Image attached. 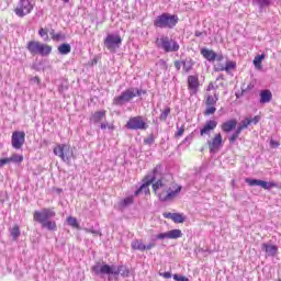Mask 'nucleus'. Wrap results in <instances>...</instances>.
Segmentation results:
<instances>
[{
    "instance_id": "obj_1",
    "label": "nucleus",
    "mask_w": 281,
    "mask_h": 281,
    "mask_svg": "<svg viewBox=\"0 0 281 281\" xmlns=\"http://www.w3.org/2000/svg\"><path fill=\"white\" fill-rule=\"evenodd\" d=\"M151 188L161 203L175 201L182 190V187L172 181L170 176L158 177V180L153 183Z\"/></svg>"
},
{
    "instance_id": "obj_2",
    "label": "nucleus",
    "mask_w": 281,
    "mask_h": 281,
    "mask_svg": "<svg viewBox=\"0 0 281 281\" xmlns=\"http://www.w3.org/2000/svg\"><path fill=\"white\" fill-rule=\"evenodd\" d=\"M91 270L95 276H109L108 280H113V277L115 280H117V276H122V278H128L131 276V270L126 268V266H115V265H106L98 262L94 266H92Z\"/></svg>"
},
{
    "instance_id": "obj_3",
    "label": "nucleus",
    "mask_w": 281,
    "mask_h": 281,
    "mask_svg": "<svg viewBox=\"0 0 281 281\" xmlns=\"http://www.w3.org/2000/svg\"><path fill=\"white\" fill-rule=\"evenodd\" d=\"M56 217V211L49 207H43L40 211H34L33 220L35 223H40L44 229H48V232H56L57 226L52 218Z\"/></svg>"
},
{
    "instance_id": "obj_4",
    "label": "nucleus",
    "mask_w": 281,
    "mask_h": 281,
    "mask_svg": "<svg viewBox=\"0 0 281 281\" xmlns=\"http://www.w3.org/2000/svg\"><path fill=\"white\" fill-rule=\"evenodd\" d=\"M162 171H164V167H161V165H157L150 173L144 177L143 184L139 187V189L135 191L134 196H139L142 192H144L145 194H148V192H150V189L148 188V186L157 181L159 177H161Z\"/></svg>"
},
{
    "instance_id": "obj_5",
    "label": "nucleus",
    "mask_w": 281,
    "mask_h": 281,
    "mask_svg": "<svg viewBox=\"0 0 281 281\" xmlns=\"http://www.w3.org/2000/svg\"><path fill=\"white\" fill-rule=\"evenodd\" d=\"M156 47L165 52V54H171L175 52H179L180 46L177 40H172L168 35H160L156 38Z\"/></svg>"
},
{
    "instance_id": "obj_6",
    "label": "nucleus",
    "mask_w": 281,
    "mask_h": 281,
    "mask_svg": "<svg viewBox=\"0 0 281 281\" xmlns=\"http://www.w3.org/2000/svg\"><path fill=\"white\" fill-rule=\"evenodd\" d=\"M177 23H179V16L170 13H162L154 21L155 27L161 30H172L177 26Z\"/></svg>"
},
{
    "instance_id": "obj_7",
    "label": "nucleus",
    "mask_w": 281,
    "mask_h": 281,
    "mask_svg": "<svg viewBox=\"0 0 281 281\" xmlns=\"http://www.w3.org/2000/svg\"><path fill=\"white\" fill-rule=\"evenodd\" d=\"M26 49L32 54V56H49L52 54V46L43 44L38 41H30L26 44Z\"/></svg>"
},
{
    "instance_id": "obj_8",
    "label": "nucleus",
    "mask_w": 281,
    "mask_h": 281,
    "mask_svg": "<svg viewBox=\"0 0 281 281\" xmlns=\"http://www.w3.org/2000/svg\"><path fill=\"white\" fill-rule=\"evenodd\" d=\"M53 153L57 157H60V159L63 161H65L66 164H69V161H71V158L74 157V150L67 144H59V145H57L54 148Z\"/></svg>"
},
{
    "instance_id": "obj_9",
    "label": "nucleus",
    "mask_w": 281,
    "mask_h": 281,
    "mask_svg": "<svg viewBox=\"0 0 281 281\" xmlns=\"http://www.w3.org/2000/svg\"><path fill=\"white\" fill-rule=\"evenodd\" d=\"M32 10H34V2L32 0H20L14 12L16 16L23 19V16L31 14Z\"/></svg>"
},
{
    "instance_id": "obj_10",
    "label": "nucleus",
    "mask_w": 281,
    "mask_h": 281,
    "mask_svg": "<svg viewBox=\"0 0 281 281\" xmlns=\"http://www.w3.org/2000/svg\"><path fill=\"white\" fill-rule=\"evenodd\" d=\"M125 126L128 131H146L148 128V124L142 115L131 117Z\"/></svg>"
},
{
    "instance_id": "obj_11",
    "label": "nucleus",
    "mask_w": 281,
    "mask_h": 281,
    "mask_svg": "<svg viewBox=\"0 0 281 281\" xmlns=\"http://www.w3.org/2000/svg\"><path fill=\"white\" fill-rule=\"evenodd\" d=\"M135 98V88H128L124 90L119 97L113 99V104L115 106H124V104H128L131 100Z\"/></svg>"
},
{
    "instance_id": "obj_12",
    "label": "nucleus",
    "mask_w": 281,
    "mask_h": 281,
    "mask_svg": "<svg viewBox=\"0 0 281 281\" xmlns=\"http://www.w3.org/2000/svg\"><path fill=\"white\" fill-rule=\"evenodd\" d=\"M120 45H122V37L119 34H108L104 40V47H106L109 52H115Z\"/></svg>"
},
{
    "instance_id": "obj_13",
    "label": "nucleus",
    "mask_w": 281,
    "mask_h": 281,
    "mask_svg": "<svg viewBox=\"0 0 281 281\" xmlns=\"http://www.w3.org/2000/svg\"><path fill=\"white\" fill-rule=\"evenodd\" d=\"M23 144H25V132L15 131L11 136V146L15 150H21L23 148Z\"/></svg>"
},
{
    "instance_id": "obj_14",
    "label": "nucleus",
    "mask_w": 281,
    "mask_h": 281,
    "mask_svg": "<svg viewBox=\"0 0 281 281\" xmlns=\"http://www.w3.org/2000/svg\"><path fill=\"white\" fill-rule=\"evenodd\" d=\"M245 181L248 183V186H250V188H254L256 186H259V188H262L263 190H271L272 188H278V183L276 182H267L265 180L251 178H246Z\"/></svg>"
},
{
    "instance_id": "obj_15",
    "label": "nucleus",
    "mask_w": 281,
    "mask_h": 281,
    "mask_svg": "<svg viewBox=\"0 0 281 281\" xmlns=\"http://www.w3.org/2000/svg\"><path fill=\"white\" fill-rule=\"evenodd\" d=\"M207 146L210 153H218L223 148V135L221 133L215 134L212 139L207 140Z\"/></svg>"
},
{
    "instance_id": "obj_16",
    "label": "nucleus",
    "mask_w": 281,
    "mask_h": 281,
    "mask_svg": "<svg viewBox=\"0 0 281 281\" xmlns=\"http://www.w3.org/2000/svg\"><path fill=\"white\" fill-rule=\"evenodd\" d=\"M181 236H183L181 229H172L166 233H159L158 235H156V240H177V238H181Z\"/></svg>"
},
{
    "instance_id": "obj_17",
    "label": "nucleus",
    "mask_w": 281,
    "mask_h": 281,
    "mask_svg": "<svg viewBox=\"0 0 281 281\" xmlns=\"http://www.w3.org/2000/svg\"><path fill=\"white\" fill-rule=\"evenodd\" d=\"M258 122H260V115H256L254 117L246 116L243 121L239 122L236 131L243 133V131H245L246 128H249V126H251V124H254L256 126V124H258Z\"/></svg>"
},
{
    "instance_id": "obj_18",
    "label": "nucleus",
    "mask_w": 281,
    "mask_h": 281,
    "mask_svg": "<svg viewBox=\"0 0 281 281\" xmlns=\"http://www.w3.org/2000/svg\"><path fill=\"white\" fill-rule=\"evenodd\" d=\"M216 126H218V122L216 120L206 121L203 128L200 130L201 137L204 135H210V133H212Z\"/></svg>"
},
{
    "instance_id": "obj_19",
    "label": "nucleus",
    "mask_w": 281,
    "mask_h": 281,
    "mask_svg": "<svg viewBox=\"0 0 281 281\" xmlns=\"http://www.w3.org/2000/svg\"><path fill=\"white\" fill-rule=\"evenodd\" d=\"M188 87L190 90V94L195 95V93L199 91V77L189 76L188 77Z\"/></svg>"
},
{
    "instance_id": "obj_20",
    "label": "nucleus",
    "mask_w": 281,
    "mask_h": 281,
    "mask_svg": "<svg viewBox=\"0 0 281 281\" xmlns=\"http://www.w3.org/2000/svg\"><path fill=\"white\" fill-rule=\"evenodd\" d=\"M236 126H238V121H236V119H233L224 122L221 128L223 133H232V131H235Z\"/></svg>"
},
{
    "instance_id": "obj_21",
    "label": "nucleus",
    "mask_w": 281,
    "mask_h": 281,
    "mask_svg": "<svg viewBox=\"0 0 281 281\" xmlns=\"http://www.w3.org/2000/svg\"><path fill=\"white\" fill-rule=\"evenodd\" d=\"M261 249L267 254V256H270L271 258L278 254V246L276 245L265 243L261 245Z\"/></svg>"
},
{
    "instance_id": "obj_22",
    "label": "nucleus",
    "mask_w": 281,
    "mask_h": 281,
    "mask_svg": "<svg viewBox=\"0 0 281 281\" xmlns=\"http://www.w3.org/2000/svg\"><path fill=\"white\" fill-rule=\"evenodd\" d=\"M164 218H170L173 223H184L186 217L181 213H164Z\"/></svg>"
},
{
    "instance_id": "obj_23",
    "label": "nucleus",
    "mask_w": 281,
    "mask_h": 281,
    "mask_svg": "<svg viewBox=\"0 0 281 281\" xmlns=\"http://www.w3.org/2000/svg\"><path fill=\"white\" fill-rule=\"evenodd\" d=\"M104 117H106L105 110L97 111L90 117V122H93V124H100V122H102Z\"/></svg>"
},
{
    "instance_id": "obj_24",
    "label": "nucleus",
    "mask_w": 281,
    "mask_h": 281,
    "mask_svg": "<svg viewBox=\"0 0 281 281\" xmlns=\"http://www.w3.org/2000/svg\"><path fill=\"white\" fill-rule=\"evenodd\" d=\"M201 55L203 56V58L209 60V63L216 60V53H214V50H211L209 48H202Z\"/></svg>"
},
{
    "instance_id": "obj_25",
    "label": "nucleus",
    "mask_w": 281,
    "mask_h": 281,
    "mask_svg": "<svg viewBox=\"0 0 281 281\" xmlns=\"http://www.w3.org/2000/svg\"><path fill=\"white\" fill-rule=\"evenodd\" d=\"M273 98V94L269 90H262L260 92V103L267 104L271 102V99Z\"/></svg>"
},
{
    "instance_id": "obj_26",
    "label": "nucleus",
    "mask_w": 281,
    "mask_h": 281,
    "mask_svg": "<svg viewBox=\"0 0 281 281\" xmlns=\"http://www.w3.org/2000/svg\"><path fill=\"white\" fill-rule=\"evenodd\" d=\"M182 67L186 74L192 71V67H194V60H192V58H186L182 60Z\"/></svg>"
},
{
    "instance_id": "obj_27",
    "label": "nucleus",
    "mask_w": 281,
    "mask_h": 281,
    "mask_svg": "<svg viewBox=\"0 0 281 281\" xmlns=\"http://www.w3.org/2000/svg\"><path fill=\"white\" fill-rule=\"evenodd\" d=\"M132 249L137 251H146V245H144V241L135 239L132 241Z\"/></svg>"
},
{
    "instance_id": "obj_28",
    "label": "nucleus",
    "mask_w": 281,
    "mask_h": 281,
    "mask_svg": "<svg viewBox=\"0 0 281 281\" xmlns=\"http://www.w3.org/2000/svg\"><path fill=\"white\" fill-rule=\"evenodd\" d=\"M58 53L61 54V56H67V54H71V45L67 43L59 45Z\"/></svg>"
},
{
    "instance_id": "obj_29",
    "label": "nucleus",
    "mask_w": 281,
    "mask_h": 281,
    "mask_svg": "<svg viewBox=\"0 0 281 281\" xmlns=\"http://www.w3.org/2000/svg\"><path fill=\"white\" fill-rule=\"evenodd\" d=\"M216 102H218V95H207L205 104L206 106H216Z\"/></svg>"
},
{
    "instance_id": "obj_30",
    "label": "nucleus",
    "mask_w": 281,
    "mask_h": 281,
    "mask_svg": "<svg viewBox=\"0 0 281 281\" xmlns=\"http://www.w3.org/2000/svg\"><path fill=\"white\" fill-rule=\"evenodd\" d=\"M133 203H135V199L133 198V195H131V196L123 199L120 202V207H123V209L128 207V205H133Z\"/></svg>"
},
{
    "instance_id": "obj_31",
    "label": "nucleus",
    "mask_w": 281,
    "mask_h": 281,
    "mask_svg": "<svg viewBox=\"0 0 281 281\" xmlns=\"http://www.w3.org/2000/svg\"><path fill=\"white\" fill-rule=\"evenodd\" d=\"M13 240H18L19 239V236H21V228L19 227V225H15L11 228V232H10Z\"/></svg>"
},
{
    "instance_id": "obj_32",
    "label": "nucleus",
    "mask_w": 281,
    "mask_h": 281,
    "mask_svg": "<svg viewBox=\"0 0 281 281\" xmlns=\"http://www.w3.org/2000/svg\"><path fill=\"white\" fill-rule=\"evenodd\" d=\"M9 159V164L13 162V164H21L23 161V155H19V154H13L11 157L8 158Z\"/></svg>"
},
{
    "instance_id": "obj_33",
    "label": "nucleus",
    "mask_w": 281,
    "mask_h": 281,
    "mask_svg": "<svg viewBox=\"0 0 281 281\" xmlns=\"http://www.w3.org/2000/svg\"><path fill=\"white\" fill-rule=\"evenodd\" d=\"M232 69H236V61H226V66L220 68V71H232Z\"/></svg>"
},
{
    "instance_id": "obj_34",
    "label": "nucleus",
    "mask_w": 281,
    "mask_h": 281,
    "mask_svg": "<svg viewBox=\"0 0 281 281\" xmlns=\"http://www.w3.org/2000/svg\"><path fill=\"white\" fill-rule=\"evenodd\" d=\"M50 36L53 41H65L66 36L63 33H56L54 31L50 32Z\"/></svg>"
},
{
    "instance_id": "obj_35",
    "label": "nucleus",
    "mask_w": 281,
    "mask_h": 281,
    "mask_svg": "<svg viewBox=\"0 0 281 281\" xmlns=\"http://www.w3.org/2000/svg\"><path fill=\"white\" fill-rule=\"evenodd\" d=\"M83 232H86V234H92V236H102V233L100 232V229H95L93 227L83 228Z\"/></svg>"
},
{
    "instance_id": "obj_36",
    "label": "nucleus",
    "mask_w": 281,
    "mask_h": 281,
    "mask_svg": "<svg viewBox=\"0 0 281 281\" xmlns=\"http://www.w3.org/2000/svg\"><path fill=\"white\" fill-rule=\"evenodd\" d=\"M254 3H257L260 8H267L271 5V0H254Z\"/></svg>"
},
{
    "instance_id": "obj_37",
    "label": "nucleus",
    "mask_w": 281,
    "mask_h": 281,
    "mask_svg": "<svg viewBox=\"0 0 281 281\" xmlns=\"http://www.w3.org/2000/svg\"><path fill=\"white\" fill-rule=\"evenodd\" d=\"M238 137H240V132H238V130H235V133L228 137V142L231 144H236V139H238Z\"/></svg>"
},
{
    "instance_id": "obj_38",
    "label": "nucleus",
    "mask_w": 281,
    "mask_h": 281,
    "mask_svg": "<svg viewBox=\"0 0 281 281\" xmlns=\"http://www.w3.org/2000/svg\"><path fill=\"white\" fill-rule=\"evenodd\" d=\"M170 115V108H166L161 114L159 120H161V122H166V120H168V116Z\"/></svg>"
},
{
    "instance_id": "obj_39",
    "label": "nucleus",
    "mask_w": 281,
    "mask_h": 281,
    "mask_svg": "<svg viewBox=\"0 0 281 281\" xmlns=\"http://www.w3.org/2000/svg\"><path fill=\"white\" fill-rule=\"evenodd\" d=\"M216 113V106L215 105H206V110L204 112V115H214Z\"/></svg>"
},
{
    "instance_id": "obj_40",
    "label": "nucleus",
    "mask_w": 281,
    "mask_h": 281,
    "mask_svg": "<svg viewBox=\"0 0 281 281\" xmlns=\"http://www.w3.org/2000/svg\"><path fill=\"white\" fill-rule=\"evenodd\" d=\"M178 131L175 133V137H182L183 133H186V125H177Z\"/></svg>"
},
{
    "instance_id": "obj_41",
    "label": "nucleus",
    "mask_w": 281,
    "mask_h": 281,
    "mask_svg": "<svg viewBox=\"0 0 281 281\" xmlns=\"http://www.w3.org/2000/svg\"><path fill=\"white\" fill-rule=\"evenodd\" d=\"M262 60H265L263 54L255 57V59H254L255 67H260V64L262 63Z\"/></svg>"
},
{
    "instance_id": "obj_42",
    "label": "nucleus",
    "mask_w": 281,
    "mask_h": 281,
    "mask_svg": "<svg viewBox=\"0 0 281 281\" xmlns=\"http://www.w3.org/2000/svg\"><path fill=\"white\" fill-rule=\"evenodd\" d=\"M67 223L70 225V227H78V220H76V217L69 216L67 218Z\"/></svg>"
},
{
    "instance_id": "obj_43",
    "label": "nucleus",
    "mask_w": 281,
    "mask_h": 281,
    "mask_svg": "<svg viewBox=\"0 0 281 281\" xmlns=\"http://www.w3.org/2000/svg\"><path fill=\"white\" fill-rule=\"evenodd\" d=\"M144 144H146L147 146H153V144H155V136L150 135L147 138H145Z\"/></svg>"
},
{
    "instance_id": "obj_44",
    "label": "nucleus",
    "mask_w": 281,
    "mask_h": 281,
    "mask_svg": "<svg viewBox=\"0 0 281 281\" xmlns=\"http://www.w3.org/2000/svg\"><path fill=\"white\" fill-rule=\"evenodd\" d=\"M157 65H158V67H160V69H164V71H166V69H168V64L164 59L158 60Z\"/></svg>"
},
{
    "instance_id": "obj_45",
    "label": "nucleus",
    "mask_w": 281,
    "mask_h": 281,
    "mask_svg": "<svg viewBox=\"0 0 281 281\" xmlns=\"http://www.w3.org/2000/svg\"><path fill=\"white\" fill-rule=\"evenodd\" d=\"M38 34L45 41H47V38H49V35H47V31L45 29H40Z\"/></svg>"
},
{
    "instance_id": "obj_46",
    "label": "nucleus",
    "mask_w": 281,
    "mask_h": 281,
    "mask_svg": "<svg viewBox=\"0 0 281 281\" xmlns=\"http://www.w3.org/2000/svg\"><path fill=\"white\" fill-rule=\"evenodd\" d=\"M135 98L139 95H146V90L134 88Z\"/></svg>"
},
{
    "instance_id": "obj_47",
    "label": "nucleus",
    "mask_w": 281,
    "mask_h": 281,
    "mask_svg": "<svg viewBox=\"0 0 281 281\" xmlns=\"http://www.w3.org/2000/svg\"><path fill=\"white\" fill-rule=\"evenodd\" d=\"M173 280H176V281H190V279H188V277H183V276H179V274H175Z\"/></svg>"
},
{
    "instance_id": "obj_48",
    "label": "nucleus",
    "mask_w": 281,
    "mask_h": 281,
    "mask_svg": "<svg viewBox=\"0 0 281 281\" xmlns=\"http://www.w3.org/2000/svg\"><path fill=\"white\" fill-rule=\"evenodd\" d=\"M280 146V142L271 138L270 139V148H278Z\"/></svg>"
},
{
    "instance_id": "obj_49",
    "label": "nucleus",
    "mask_w": 281,
    "mask_h": 281,
    "mask_svg": "<svg viewBox=\"0 0 281 281\" xmlns=\"http://www.w3.org/2000/svg\"><path fill=\"white\" fill-rule=\"evenodd\" d=\"M194 139V136L192 134H189L183 140L182 144H190Z\"/></svg>"
},
{
    "instance_id": "obj_50",
    "label": "nucleus",
    "mask_w": 281,
    "mask_h": 281,
    "mask_svg": "<svg viewBox=\"0 0 281 281\" xmlns=\"http://www.w3.org/2000/svg\"><path fill=\"white\" fill-rule=\"evenodd\" d=\"M7 164H10L9 158H2V159H0V168L4 167Z\"/></svg>"
},
{
    "instance_id": "obj_51",
    "label": "nucleus",
    "mask_w": 281,
    "mask_h": 281,
    "mask_svg": "<svg viewBox=\"0 0 281 281\" xmlns=\"http://www.w3.org/2000/svg\"><path fill=\"white\" fill-rule=\"evenodd\" d=\"M175 67L179 71V69H181V67H183V60L182 61H175Z\"/></svg>"
},
{
    "instance_id": "obj_52",
    "label": "nucleus",
    "mask_w": 281,
    "mask_h": 281,
    "mask_svg": "<svg viewBox=\"0 0 281 281\" xmlns=\"http://www.w3.org/2000/svg\"><path fill=\"white\" fill-rule=\"evenodd\" d=\"M160 276L162 278H165L166 280H169V278H172V273H170V272H164V273H160Z\"/></svg>"
},
{
    "instance_id": "obj_53",
    "label": "nucleus",
    "mask_w": 281,
    "mask_h": 281,
    "mask_svg": "<svg viewBox=\"0 0 281 281\" xmlns=\"http://www.w3.org/2000/svg\"><path fill=\"white\" fill-rule=\"evenodd\" d=\"M31 82H34V85H41V79L38 77H33Z\"/></svg>"
},
{
    "instance_id": "obj_54",
    "label": "nucleus",
    "mask_w": 281,
    "mask_h": 281,
    "mask_svg": "<svg viewBox=\"0 0 281 281\" xmlns=\"http://www.w3.org/2000/svg\"><path fill=\"white\" fill-rule=\"evenodd\" d=\"M100 128H101L102 131H106V128H111V126H109V123H102V124L100 125Z\"/></svg>"
},
{
    "instance_id": "obj_55",
    "label": "nucleus",
    "mask_w": 281,
    "mask_h": 281,
    "mask_svg": "<svg viewBox=\"0 0 281 281\" xmlns=\"http://www.w3.org/2000/svg\"><path fill=\"white\" fill-rule=\"evenodd\" d=\"M153 247H155V243H150L148 245H145V251L153 249Z\"/></svg>"
},
{
    "instance_id": "obj_56",
    "label": "nucleus",
    "mask_w": 281,
    "mask_h": 281,
    "mask_svg": "<svg viewBox=\"0 0 281 281\" xmlns=\"http://www.w3.org/2000/svg\"><path fill=\"white\" fill-rule=\"evenodd\" d=\"M195 36H196L198 38H201V36H203V32L196 31V32H195Z\"/></svg>"
},
{
    "instance_id": "obj_57",
    "label": "nucleus",
    "mask_w": 281,
    "mask_h": 281,
    "mask_svg": "<svg viewBox=\"0 0 281 281\" xmlns=\"http://www.w3.org/2000/svg\"><path fill=\"white\" fill-rule=\"evenodd\" d=\"M215 60H218V61L223 60V55H218V56L216 55Z\"/></svg>"
},
{
    "instance_id": "obj_58",
    "label": "nucleus",
    "mask_w": 281,
    "mask_h": 281,
    "mask_svg": "<svg viewBox=\"0 0 281 281\" xmlns=\"http://www.w3.org/2000/svg\"><path fill=\"white\" fill-rule=\"evenodd\" d=\"M210 89H214V85L210 83L209 88H207V91H210Z\"/></svg>"
},
{
    "instance_id": "obj_59",
    "label": "nucleus",
    "mask_w": 281,
    "mask_h": 281,
    "mask_svg": "<svg viewBox=\"0 0 281 281\" xmlns=\"http://www.w3.org/2000/svg\"><path fill=\"white\" fill-rule=\"evenodd\" d=\"M0 203H5V200L3 198H0Z\"/></svg>"
},
{
    "instance_id": "obj_60",
    "label": "nucleus",
    "mask_w": 281,
    "mask_h": 281,
    "mask_svg": "<svg viewBox=\"0 0 281 281\" xmlns=\"http://www.w3.org/2000/svg\"><path fill=\"white\" fill-rule=\"evenodd\" d=\"M0 196H5V194L4 193H0Z\"/></svg>"
},
{
    "instance_id": "obj_61",
    "label": "nucleus",
    "mask_w": 281,
    "mask_h": 281,
    "mask_svg": "<svg viewBox=\"0 0 281 281\" xmlns=\"http://www.w3.org/2000/svg\"><path fill=\"white\" fill-rule=\"evenodd\" d=\"M64 90V88L61 87L60 89H59V91H63Z\"/></svg>"
},
{
    "instance_id": "obj_62",
    "label": "nucleus",
    "mask_w": 281,
    "mask_h": 281,
    "mask_svg": "<svg viewBox=\"0 0 281 281\" xmlns=\"http://www.w3.org/2000/svg\"><path fill=\"white\" fill-rule=\"evenodd\" d=\"M103 1H108L109 2V1H113V0H103Z\"/></svg>"
},
{
    "instance_id": "obj_63",
    "label": "nucleus",
    "mask_w": 281,
    "mask_h": 281,
    "mask_svg": "<svg viewBox=\"0 0 281 281\" xmlns=\"http://www.w3.org/2000/svg\"><path fill=\"white\" fill-rule=\"evenodd\" d=\"M65 2H66V3H68V2H69V0H65Z\"/></svg>"
},
{
    "instance_id": "obj_64",
    "label": "nucleus",
    "mask_w": 281,
    "mask_h": 281,
    "mask_svg": "<svg viewBox=\"0 0 281 281\" xmlns=\"http://www.w3.org/2000/svg\"><path fill=\"white\" fill-rule=\"evenodd\" d=\"M278 281H281V279H279Z\"/></svg>"
}]
</instances>
